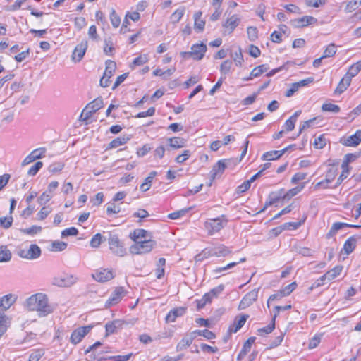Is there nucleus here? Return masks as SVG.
<instances>
[{"mask_svg":"<svg viewBox=\"0 0 361 361\" xmlns=\"http://www.w3.org/2000/svg\"><path fill=\"white\" fill-rule=\"evenodd\" d=\"M25 306L30 311H36L39 317H46L54 311L53 307L49 303L47 296L44 293H36L29 297Z\"/></svg>","mask_w":361,"mask_h":361,"instance_id":"f257e3e1","label":"nucleus"},{"mask_svg":"<svg viewBox=\"0 0 361 361\" xmlns=\"http://www.w3.org/2000/svg\"><path fill=\"white\" fill-rule=\"evenodd\" d=\"M232 253V250L224 245H219L216 247L207 248L202 253L195 256L196 262L202 261L208 256L226 257Z\"/></svg>","mask_w":361,"mask_h":361,"instance_id":"f03ea898","label":"nucleus"},{"mask_svg":"<svg viewBox=\"0 0 361 361\" xmlns=\"http://www.w3.org/2000/svg\"><path fill=\"white\" fill-rule=\"evenodd\" d=\"M156 245V241L153 240L137 241L130 247L129 251L133 255H145L151 252Z\"/></svg>","mask_w":361,"mask_h":361,"instance_id":"7ed1b4c3","label":"nucleus"},{"mask_svg":"<svg viewBox=\"0 0 361 361\" xmlns=\"http://www.w3.org/2000/svg\"><path fill=\"white\" fill-rule=\"evenodd\" d=\"M227 220L225 216L222 215L216 219H209L204 223V228L209 235H213L219 232L226 224Z\"/></svg>","mask_w":361,"mask_h":361,"instance_id":"20e7f679","label":"nucleus"},{"mask_svg":"<svg viewBox=\"0 0 361 361\" xmlns=\"http://www.w3.org/2000/svg\"><path fill=\"white\" fill-rule=\"evenodd\" d=\"M108 243L110 250L115 255L124 257L126 255V249L124 247L123 243L120 240L117 235L109 233Z\"/></svg>","mask_w":361,"mask_h":361,"instance_id":"39448f33","label":"nucleus"},{"mask_svg":"<svg viewBox=\"0 0 361 361\" xmlns=\"http://www.w3.org/2000/svg\"><path fill=\"white\" fill-rule=\"evenodd\" d=\"M104 103L102 97H97L90 102L82 110L80 118L82 121H87L92 115L103 107Z\"/></svg>","mask_w":361,"mask_h":361,"instance_id":"423d86ee","label":"nucleus"},{"mask_svg":"<svg viewBox=\"0 0 361 361\" xmlns=\"http://www.w3.org/2000/svg\"><path fill=\"white\" fill-rule=\"evenodd\" d=\"M18 255L27 259H35L41 255V249L36 244H31L28 248H19Z\"/></svg>","mask_w":361,"mask_h":361,"instance_id":"0eeeda50","label":"nucleus"},{"mask_svg":"<svg viewBox=\"0 0 361 361\" xmlns=\"http://www.w3.org/2000/svg\"><path fill=\"white\" fill-rule=\"evenodd\" d=\"M92 276L97 281L104 283L113 279L115 274L111 269L100 268L97 269Z\"/></svg>","mask_w":361,"mask_h":361,"instance_id":"6e6552de","label":"nucleus"},{"mask_svg":"<svg viewBox=\"0 0 361 361\" xmlns=\"http://www.w3.org/2000/svg\"><path fill=\"white\" fill-rule=\"evenodd\" d=\"M259 290V288L253 289L252 290L247 293L241 300L238 306V309L244 310L250 307L255 301H256L258 297Z\"/></svg>","mask_w":361,"mask_h":361,"instance_id":"1a4fd4ad","label":"nucleus"},{"mask_svg":"<svg viewBox=\"0 0 361 361\" xmlns=\"http://www.w3.org/2000/svg\"><path fill=\"white\" fill-rule=\"evenodd\" d=\"M92 329V326H86L78 328L75 329L71 336V342L73 344H78L82 339L90 332Z\"/></svg>","mask_w":361,"mask_h":361,"instance_id":"9d476101","label":"nucleus"},{"mask_svg":"<svg viewBox=\"0 0 361 361\" xmlns=\"http://www.w3.org/2000/svg\"><path fill=\"white\" fill-rule=\"evenodd\" d=\"M87 40H82L75 47L71 56L74 62H80L82 60L87 49Z\"/></svg>","mask_w":361,"mask_h":361,"instance_id":"9b49d317","label":"nucleus"},{"mask_svg":"<svg viewBox=\"0 0 361 361\" xmlns=\"http://www.w3.org/2000/svg\"><path fill=\"white\" fill-rule=\"evenodd\" d=\"M317 21V20L314 17L305 16L300 18L292 20L290 24L295 27H300L314 24Z\"/></svg>","mask_w":361,"mask_h":361,"instance_id":"f8f14e48","label":"nucleus"},{"mask_svg":"<svg viewBox=\"0 0 361 361\" xmlns=\"http://www.w3.org/2000/svg\"><path fill=\"white\" fill-rule=\"evenodd\" d=\"M125 295V290L122 287H118L112 293L110 298L106 302V307H111V305L118 303L121 298Z\"/></svg>","mask_w":361,"mask_h":361,"instance_id":"ddd939ff","label":"nucleus"},{"mask_svg":"<svg viewBox=\"0 0 361 361\" xmlns=\"http://www.w3.org/2000/svg\"><path fill=\"white\" fill-rule=\"evenodd\" d=\"M207 51V46L204 43L193 44L191 47L192 58L194 60H201Z\"/></svg>","mask_w":361,"mask_h":361,"instance_id":"4468645a","label":"nucleus"},{"mask_svg":"<svg viewBox=\"0 0 361 361\" xmlns=\"http://www.w3.org/2000/svg\"><path fill=\"white\" fill-rule=\"evenodd\" d=\"M130 238L135 241H141L143 240H152V233L145 229H135L134 231L130 235Z\"/></svg>","mask_w":361,"mask_h":361,"instance_id":"2eb2a0df","label":"nucleus"},{"mask_svg":"<svg viewBox=\"0 0 361 361\" xmlns=\"http://www.w3.org/2000/svg\"><path fill=\"white\" fill-rule=\"evenodd\" d=\"M344 227H349V228H361V225H354V224H348L346 223H342V222H336L333 224L331 226L329 233L326 234L327 238H332L334 235L336 234V233L341 230V228Z\"/></svg>","mask_w":361,"mask_h":361,"instance_id":"dca6fc26","label":"nucleus"},{"mask_svg":"<svg viewBox=\"0 0 361 361\" xmlns=\"http://www.w3.org/2000/svg\"><path fill=\"white\" fill-rule=\"evenodd\" d=\"M292 145H290L281 150H273L265 152L262 156V159L264 161H273L279 159Z\"/></svg>","mask_w":361,"mask_h":361,"instance_id":"f3484780","label":"nucleus"},{"mask_svg":"<svg viewBox=\"0 0 361 361\" xmlns=\"http://www.w3.org/2000/svg\"><path fill=\"white\" fill-rule=\"evenodd\" d=\"M169 145L168 148L178 149L185 146L186 140L183 137H173L166 139Z\"/></svg>","mask_w":361,"mask_h":361,"instance_id":"a211bd4d","label":"nucleus"},{"mask_svg":"<svg viewBox=\"0 0 361 361\" xmlns=\"http://www.w3.org/2000/svg\"><path fill=\"white\" fill-rule=\"evenodd\" d=\"M361 142V130H357L355 134L348 137L343 140V144L346 146L355 147Z\"/></svg>","mask_w":361,"mask_h":361,"instance_id":"6ab92c4d","label":"nucleus"},{"mask_svg":"<svg viewBox=\"0 0 361 361\" xmlns=\"http://www.w3.org/2000/svg\"><path fill=\"white\" fill-rule=\"evenodd\" d=\"M186 309L185 307H177L171 310L166 317V322L168 323L173 322L176 318L183 316L185 313Z\"/></svg>","mask_w":361,"mask_h":361,"instance_id":"aec40b11","label":"nucleus"},{"mask_svg":"<svg viewBox=\"0 0 361 361\" xmlns=\"http://www.w3.org/2000/svg\"><path fill=\"white\" fill-rule=\"evenodd\" d=\"M195 338V336L193 334V332H191L190 334L185 336L181 341L176 345V350L181 351L188 346H190L194 339Z\"/></svg>","mask_w":361,"mask_h":361,"instance_id":"412c9836","label":"nucleus"},{"mask_svg":"<svg viewBox=\"0 0 361 361\" xmlns=\"http://www.w3.org/2000/svg\"><path fill=\"white\" fill-rule=\"evenodd\" d=\"M226 168L225 160H219L212 168L210 176L212 179H215L219 175H221Z\"/></svg>","mask_w":361,"mask_h":361,"instance_id":"4be33fe9","label":"nucleus"},{"mask_svg":"<svg viewBox=\"0 0 361 361\" xmlns=\"http://www.w3.org/2000/svg\"><path fill=\"white\" fill-rule=\"evenodd\" d=\"M240 21V19L237 15H233L227 19L223 26L228 30V33L230 34L239 25Z\"/></svg>","mask_w":361,"mask_h":361,"instance_id":"5701e85b","label":"nucleus"},{"mask_svg":"<svg viewBox=\"0 0 361 361\" xmlns=\"http://www.w3.org/2000/svg\"><path fill=\"white\" fill-rule=\"evenodd\" d=\"M247 317V315H243L239 319L235 318L233 324L229 326L228 332L230 334L236 333L239 329H240L243 326Z\"/></svg>","mask_w":361,"mask_h":361,"instance_id":"b1692460","label":"nucleus"},{"mask_svg":"<svg viewBox=\"0 0 361 361\" xmlns=\"http://www.w3.org/2000/svg\"><path fill=\"white\" fill-rule=\"evenodd\" d=\"M16 298L11 294H8L0 298V308L2 310H6L14 303Z\"/></svg>","mask_w":361,"mask_h":361,"instance_id":"393cba45","label":"nucleus"},{"mask_svg":"<svg viewBox=\"0 0 361 361\" xmlns=\"http://www.w3.org/2000/svg\"><path fill=\"white\" fill-rule=\"evenodd\" d=\"M351 78L348 75H345L339 82L336 89L335 90L336 94H341L347 90L351 82Z\"/></svg>","mask_w":361,"mask_h":361,"instance_id":"a878e982","label":"nucleus"},{"mask_svg":"<svg viewBox=\"0 0 361 361\" xmlns=\"http://www.w3.org/2000/svg\"><path fill=\"white\" fill-rule=\"evenodd\" d=\"M122 322L121 320H114L106 324V336L114 334L117 329L121 328Z\"/></svg>","mask_w":361,"mask_h":361,"instance_id":"bb28decb","label":"nucleus"},{"mask_svg":"<svg viewBox=\"0 0 361 361\" xmlns=\"http://www.w3.org/2000/svg\"><path fill=\"white\" fill-rule=\"evenodd\" d=\"M357 243V238L355 236L350 237L343 245V250L347 255L350 254L355 249Z\"/></svg>","mask_w":361,"mask_h":361,"instance_id":"cd10ccee","label":"nucleus"},{"mask_svg":"<svg viewBox=\"0 0 361 361\" xmlns=\"http://www.w3.org/2000/svg\"><path fill=\"white\" fill-rule=\"evenodd\" d=\"M130 140V137L128 136H121L118 137L114 140H113L109 144L108 149H114L116 148L119 146H121L124 144H126L128 140Z\"/></svg>","mask_w":361,"mask_h":361,"instance_id":"c85d7f7f","label":"nucleus"},{"mask_svg":"<svg viewBox=\"0 0 361 361\" xmlns=\"http://www.w3.org/2000/svg\"><path fill=\"white\" fill-rule=\"evenodd\" d=\"M202 12L198 11L195 13V29L197 30V32H202L204 30L205 22L201 18Z\"/></svg>","mask_w":361,"mask_h":361,"instance_id":"c756f323","label":"nucleus"},{"mask_svg":"<svg viewBox=\"0 0 361 361\" xmlns=\"http://www.w3.org/2000/svg\"><path fill=\"white\" fill-rule=\"evenodd\" d=\"M269 70L267 64H262L252 69L250 73V78H257L260 76L263 73L267 72Z\"/></svg>","mask_w":361,"mask_h":361,"instance_id":"7c9ffc66","label":"nucleus"},{"mask_svg":"<svg viewBox=\"0 0 361 361\" xmlns=\"http://www.w3.org/2000/svg\"><path fill=\"white\" fill-rule=\"evenodd\" d=\"M276 317H277V314H274L272 317L271 323L268 326L258 329V334L262 336L264 334H270L275 328V320H276Z\"/></svg>","mask_w":361,"mask_h":361,"instance_id":"2f4dec72","label":"nucleus"},{"mask_svg":"<svg viewBox=\"0 0 361 361\" xmlns=\"http://www.w3.org/2000/svg\"><path fill=\"white\" fill-rule=\"evenodd\" d=\"M185 9L184 7H180L175 11L171 16L170 19L172 23H178L185 13Z\"/></svg>","mask_w":361,"mask_h":361,"instance_id":"473e14b6","label":"nucleus"},{"mask_svg":"<svg viewBox=\"0 0 361 361\" xmlns=\"http://www.w3.org/2000/svg\"><path fill=\"white\" fill-rule=\"evenodd\" d=\"M11 259V252L7 247L0 246V262H7Z\"/></svg>","mask_w":361,"mask_h":361,"instance_id":"72a5a7b5","label":"nucleus"},{"mask_svg":"<svg viewBox=\"0 0 361 361\" xmlns=\"http://www.w3.org/2000/svg\"><path fill=\"white\" fill-rule=\"evenodd\" d=\"M361 70V61L356 62L353 64L348 69L346 75H348L350 78L355 77L358 74Z\"/></svg>","mask_w":361,"mask_h":361,"instance_id":"f704fd0d","label":"nucleus"},{"mask_svg":"<svg viewBox=\"0 0 361 361\" xmlns=\"http://www.w3.org/2000/svg\"><path fill=\"white\" fill-rule=\"evenodd\" d=\"M116 68V63L113 61L108 60L106 62V68L104 73V75L107 76L108 78H111L114 75Z\"/></svg>","mask_w":361,"mask_h":361,"instance_id":"c9c22d12","label":"nucleus"},{"mask_svg":"<svg viewBox=\"0 0 361 361\" xmlns=\"http://www.w3.org/2000/svg\"><path fill=\"white\" fill-rule=\"evenodd\" d=\"M193 332V334L195 336V338L197 336H203L207 340H212L214 339L216 336L215 334L207 329L204 330H195Z\"/></svg>","mask_w":361,"mask_h":361,"instance_id":"e433bc0d","label":"nucleus"},{"mask_svg":"<svg viewBox=\"0 0 361 361\" xmlns=\"http://www.w3.org/2000/svg\"><path fill=\"white\" fill-rule=\"evenodd\" d=\"M106 240V238L102 235L100 233H97L92 238L90 244L92 247L97 248L99 247L101 243Z\"/></svg>","mask_w":361,"mask_h":361,"instance_id":"4c0bfd02","label":"nucleus"},{"mask_svg":"<svg viewBox=\"0 0 361 361\" xmlns=\"http://www.w3.org/2000/svg\"><path fill=\"white\" fill-rule=\"evenodd\" d=\"M305 187V183L289 190L283 196V199L289 200L300 192Z\"/></svg>","mask_w":361,"mask_h":361,"instance_id":"58836bf2","label":"nucleus"},{"mask_svg":"<svg viewBox=\"0 0 361 361\" xmlns=\"http://www.w3.org/2000/svg\"><path fill=\"white\" fill-rule=\"evenodd\" d=\"M147 61H148V56L147 54L140 55L138 57L135 58L133 61V62L130 65V68H135V67L142 66V65L145 64V63H147Z\"/></svg>","mask_w":361,"mask_h":361,"instance_id":"ea45409f","label":"nucleus"},{"mask_svg":"<svg viewBox=\"0 0 361 361\" xmlns=\"http://www.w3.org/2000/svg\"><path fill=\"white\" fill-rule=\"evenodd\" d=\"M337 169L334 167H330L325 174V182H327L328 183H332V181L335 179L336 176H337Z\"/></svg>","mask_w":361,"mask_h":361,"instance_id":"a19ab883","label":"nucleus"},{"mask_svg":"<svg viewBox=\"0 0 361 361\" xmlns=\"http://www.w3.org/2000/svg\"><path fill=\"white\" fill-rule=\"evenodd\" d=\"M114 50V42L111 37L104 40V51L106 55H111Z\"/></svg>","mask_w":361,"mask_h":361,"instance_id":"79ce46f5","label":"nucleus"},{"mask_svg":"<svg viewBox=\"0 0 361 361\" xmlns=\"http://www.w3.org/2000/svg\"><path fill=\"white\" fill-rule=\"evenodd\" d=\"M10 324V319L0 310V329L7 331Z\"/></svg>","mask_w":361,"mask_h":361,"instance_id":"37998d69","label":"nucleus"},{"mask_svg":"<svg viewBox=\"0 0 361 361\" xmlns=\"http://www.w3.org/2000/svg\"><path fill=\"white\" fill-rule=\"evenodd\" d=\"M246 261V258L245 257H243L241 259H240V260L238 262H231L229 264H228L225 267H218L216 268L215 270H214V272L215 273H220L223 271H226L231 268H233L235 266H236L239 263H241V262H244Z\"/></svg>","mask_w":361,"mask_h":361,"instance_id":"c03bdc74","label":"nucleus"},{"mask_svg":"<svg viewBox=\"0 0 361 361\" xmlns=\"http://www.w3.org/2000/svg\"><path fill=\"white\" fill-rule=\"evenodd\" d=\"M343 267L342 266H336L334 267L330 271H327V276H329V281H331L338 276H339L342 271Z\"/></svg>","mask_w":361,"mask_h":361,"instance_id":"a18cd8bd","label":"nucleus"},{"mask_svg":"<svg viewBox=\"0 0 361 361\" xmlns=\"http://www.w3.org/2000/svg\"><path fill=\"white\" fill-rule=\"evenodd\" d=\"M336 53V47L334 44H330L325 49L322 58H328L333 56Z\"/></svg>","mask_w":361,"mask_h":361,"instance_id":"49530a36","label":"nucleus"},{"mask_svg":"<svg viewBox=\"0 0 361 361\" xmlns=\"http://www.w3.org/2000/svg\"><path fill=\"white\" fill-rule=\"evenodd\" d=\"M322 110L323 111L338 113L340 111V107L338 105L334 104L326 103L322 106Z\"/></svg>","mask_w":361,"mask_h":361,"instance_id":"de8ad7c7","label":"nucleus"},{"mask_svg":"<svg viewBox=\"0 0 361 361\" xmlns=\"http://www.w3.org/2000/svg\"><path fill=\"white\" fill-rule=\"evenodd\" d=\"M281 196L280 195H278L276 192L271 193L269 195L270 200L265 203L264 207L259 212H264L267 207L271 206L274 203H275L277 201H279L281 199Z\"/></svg>","mask_w":361,"mask_h":361,"instance_id":"09e8293b","label":"nucleus"},{"mask_svg":"<svg viewBox=\"0 0 361 361\" xmlns=\"http://www.w3.org/2000/svg\"><path fill=\"white\" fill-rule=\"evenodd\" d=\"M233 59V61L237 66H241L244 59L241 52V49L239 48L238 51H235L234 54L231 55Z\"/></svg>","mask_w":361,"mask_h":361,"instance_id":"8fccbe9b","label":"nucleus"},{"mask_svg":"<svg viewBox=\"0 0 361 361\" xmlns=\"http://www.w3.org/2000/svg\"><path fill=\"white\" fill-rule=\"evenodd\" d=\"M326 144V140L324 135L316 137L314 141V147L317 149H322Z\"/></svg>","mask_w":361,"mask_h":361,"instance_id":"3c124183","label":"nucleus"},{"mask_svg":"<svg viewBox=\"0 0 361 361\" xmlns=\"http://www.w3.org/2000/svg\"><path fill=\"white\" fill-rule=\"evenodd\" d=\"M61 279H62V281L63 283L61 284L63 285L64 287L70 286L75 283L76 281H78V279L73 275H66V276L62 277Z\"/></svg>","mask_w":361,"mask_h":361,"instance_id":"603ef678","label":"nucleus"},{"mask_svg":"<svg viewBox=\"0 0 361 361\" xmlns=\"http://www.w3.org/2000/svg\"><path fill=\"white\" fill-rule=\"evenodd\" d=\"M46 152L47 149L45 147H39L32 151L31 154H32L34 159L37 160L43 158L45 156Z\"/></svg>","mask_w":361,"mask_h":361,"instance_id":"864d4df0","label":"nucleus"},{"mask_svg":"<svg viewBox=\"0 0 361 361\" xmlns=\"http://www.w3.org/2000/svg\"><path fill=\"white\" fill-rule=\"evenodd\" d=\"M13 217L11 216H4L0 218V226L4 228H9L13 223Z\"/></svg>","mask_w":361,"mask_h":361,"instance_id":"5fc2aeb1","label":"nucleus"},{"mask_svg":"<svg viewBox=\"0 0 361 361\" xmlns=\"http://www.w3.org/2000/svg\"><path fill=\"white\" fill-rule=\"evenodd\" d=\"M110 20L112 24V25L114 27H118L120 25L121 23V18L120 17L116 14L114 9H111V12L110 14Z\"/></svg>","mask_w":361,"mask_h":361,"instance_id":"6e6d98bb","label":"nucleus"},{"mask_svg":"<svg viewBox=\"0 0 361 361\" xmlns=\"http://www.w3.org/2000/svg\"><path fill=\"white\" fill-rule=\"evenodd\" d=\"M232 66V62L230 60H226L224 61L220 66V71L221 74L226 75L228 74Z\"/></svg>","mask_w":361,"mask_h":361,"instance_id":"4d7b16f0","label":"nucleus"},{"mask_svg":"<svg viewBox=\"0 0 361 361\" xmlns=\"http://www.w3.org/2000/svg\"><path fill=\"white\" fill-rule=\"evenodd\" d=\"M248 39L250 41H255L258 37V31L255 27H248L247 29Z\"/></svg>","mask_w":361,"mask_h":361,"instance_id":"13d9d810","label":"nucleus"},{"mask_svg":"<svg viewBox=\"0 0 361 361\" xmlns=\"http://www.w3.org/2000/svg\"><path fill=\"white\" fill-rule=\"evenodd\" d=\"M43 166V163L42 161L36 162L27 171V174L30 176H35L37 172L41 169Z\"/></svg>","mask_w":361,"mask_h":361,"instance_id":"bf43d9fd","label":"nucleus"},{"mask_svg":"<svg viewBox=\"0 0 361 361\" xmlns=\"http://www.w3.org/2000/svg\"><path fill=\"white\" fill-rule=\"evenodd\" d=\"M189 211V209H180L176 212H174L173 213H171L168 215V217L171 219H178L180 217L183 216L187 214V212Z\"/></svg>","mask_w":361,"mask_h":361,"instance_id":"052dcab7","label":"nucleus"},{"mask_svg":"<svg viewBox=\"0 0 361 361\" xmlns=\"http://www.w3.org/2000/svg\"><path fill=\"white\" fill-rule=\"evenodd\" d=\"M296 287L297 283L295 282L291 283L281 289L282 295L284 296L289 295L296 288Z\"/></svg>","mask_w":361,"mask_h":361,"instance_id":"680f3d73","label":"nucleus"},{"mask_svg":"<svg viewBox=\"0 0 361 361\" xmlns=\"http://www.w3.org/2000/svg\"><path fill=\"white\" fill-rule=\"evenodd\" d=\"M51 212V209L49 207H43L37 214L39 220L44 219Z\"/></svg>","mask_w":361,"mask_h":361,"instance_id":"e2e57ef3","label":"nucleus"},{"mask_svg":"<svg viewBox=\"0 0 361 361\" xmlns=\"http://www.w3.org/2000/svg\"><path fill=\"white\" fill-rule=\"evenodd\" d=\"M190 154L191 153L189 150H184L181 154H179L176 157V161L178 164L183 163L189 158Z\"/></svg>","mask_w":361,"mask_h":361,"instance_id":"0e129e2a","label":"nucleus"},{"mask_svg":"<svg viewBox=\"0 0 361 361\" xmlns=\"http://www.w3.org/2000/svg\"><path fill=\"white\" fill-rule=\"evenodd\" d=\"M133 355V353H129L126 355L111 356L107 358L109 361H128Z\"/></svg>","mask_w":361,"mask_h":361,"instance_id":"69168bd1","label":"nucleus"},{"mask_svg":"<svg viewBox=\"0 0 361 361\" xmlns=\"http://www.w3.org/2000/svg\"><path fill=\"white\" fill-rule=\"evenodd\" d=\"M51 197L52 195H50L49 192L45 191L38 198V202L41 205L45 204L51 199Z\"/></svg>","mask_w":361,"mask_h":361,"instance_id":"338daca9","label":"nucleus"},{"mask_svg":"<svg viewBox=\"0 0 361 361\" xmlns=\"http://www.w3.org/2000/svg\"><path fill=\"white\" fill-rule=\"evenodd\" d=\"M43 355L44 351L42 350H37L31 353L28 361H39Z\"/></svg>","mask_w":361,"mask_h":361,"instance_id":"774afa93","label":"nucleus"}]
</instances>
